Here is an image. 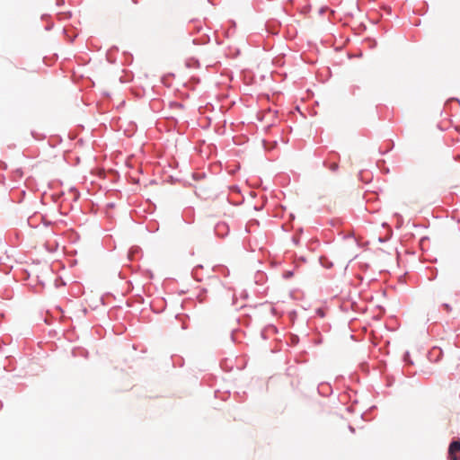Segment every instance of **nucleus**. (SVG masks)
<instances>
[{"label": "nucleus", "instance_id": "obj_1", "mask_svg": "<svg viewBox=\"0 0 460 460\" xmlns=\"http://www.w3.org/2000/svg\"><path fill=\"white\" fill-rule=\"evenodd\" d=\"M449 460H460V439L454 440L448 447Z\"/></svg>", "mask_w": 460, "mask_h": 460}, {"label": "nucleus", "instance_id": "obj_3", "mask_svg": "<svg viewBox=\"0 0 460 460\" xmlns=\"http://www.w3.org/2000/svg\"><path fill=\"white\" fill-rule=\"evenodd\" d=\"M443 306H444V308H445V310L447 312H450L451 311V307H450V305L448 304H444Z\"/></svg>", "mask_w": 460, "mask_h": 460}, {"label": "nucleus", "instance_id": "obj_2", "mask_svg": "<svg viewBox=\"0 0 460 460\" xmlns=\"http://www.w3.org/2000/svg\"><path fill=\"white\" fill-rule=\"evenodd\" d=\"M339 168V164L337 163H332L330 165H329V169L332 172H336Z\"/></svg>", "mask_w": 460, "mask_h": 460}]
</instances>
